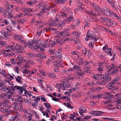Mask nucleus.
Segmentation results:
<instances>
[{"label":"nucleus","instance_id":"603ef678","mask_svg":"<svg viewBox=\"0 0 121 121\" xmlns=\"http://www.w3.org/2000/svg\"><path fill=\"white\" fill-rule=\"evenodd\" d=\"M49 40L50 41L49 42V45H50V46L52 45V47H53L55 45V42H54L50 40Z\"/></svg>","mask_w":121,"mask_h":121},{"label":"nucleus","instance_id":"c03bdc74","mask_svg":"<svg viewBox=\"0 0 121 121\" xmlns=\"http://www.w3.org/2000/svg\"><path fill=\"white\" fill-rule=\"evenodd\" d=\"M7 30V31L9 32L13 30L12 27L10 26H8L6 28Z\"/></svg>","mask_w":121,"mask_h":121},{"label":"nucleus","instance_id":"7ed1b4c3","mask_svg":"<svg viewBox=\"0 0 121 121\" xmlns=\"http://www.w3.org/2000/svg\"><path fill=\"white\" fill-rule=\"evenodd\" d=\"M76 76H72L70 77H65L63 79L62 82L63 83H64L65 86L66 87V90L70 86V84L69 83H66L67 82H69L70 80H74L76 79Z\"/></svg>","mask_w":121,"mask_h":121},{"label":"nucleus","instance_id":"ddd939ff","mask_svg":"<svg viewBox=\"0 0 121 121\" xmlns=\"http://www.w3.org/2000/svg\"><path fill=\"white\" fill-rule=\"evenodd\" d=\"M12 87L13 86H11V88H10L8 86H7L5 85L4 86V88L3 91L4 93H7L8 92H9V91H11V90H12Z\"/></svg>","mask_w":121,"mask_h":121},{"label":"nucleus","instance_id":"dca6fc26","mask_svg":"<svg viewBox=\"0 0 121 121\" xmlns=\"http://www.w3.org/2000/svg\"><path fill=\"white\" fill-rule=\"evenodd\" d=\"M66 1V0H56L55 1L52 2H51V3H52L54 4H57V3L64 4Z\"/></svg>","mask_w":121,"mask_h":121},{"label":"nucleus","instance_id":"5701e85b","mask_svg":"<svg viewBox=\"0 0 121 121\" xmlns=\"http://www.w3.org/2000/svg\"><path fill=\"white\" fill-rule=\"evenodd\" d=\"M8 110V108L5 106L0 108V111L2 112H6Z\"/></svg>","mask_w":121,"mask_h":121},{"label":"nucleus","instance_id":"8fccbe9b","mask_svg":"<svg viewBox=\"0 0 121 121\" xmlns=\"http://www.w3.org/2000/svg\"><path fill=\"white\" fill-rule=\"evenodd\" d=\"M13 105L14 107L13 108L14 109L16 110L19 109L18 105L16 103H14Z\"/></svg>","mask_w":121,"mask_h":121},{"label":"nucleus","instance_id":"bf43d9fd","mask_svg":"<svg viewBox=\"0 0 121 121\" xmlns=\"http://www.w3.org/2000/svg\"><path fill=\"white\" fill-rule=\"evenodd\" d=\"M44 104L45 106L46 107V108L48 109H49L51 107L50 104L48 103L47 104L46 103H45Z\"/></svg>","mask_w":121,"mask_h":121},{"label":"nucleus","instance_id":"79ce46f5","mask_svg":"<svg viewBox=\"0 0 121 121\" xmlns=\"http://www.w3.org/2000/svg\"><path fill=\"white\" fill-rule=\"evenodd\" d=\"M10 99H7L4 100L3 101L4 102V103L5 105H8V104L9 103V102L11 101Z\"/></svg>","mask_w":121,"mask_h":121},{"label":"nucleus","instance_id":"3c124183","mask_svg":"<svg viewBox=\"0 0 121 121\" xmlns=\"http://www.w3.org/2000/svg\"><path fill=\"white\" fill-rule=\"evenodd\" d=\"M32 92L30 91H25V94H27L30 96L32 95Z\"/></svg>","mask_w":121,"mask_h":121},{"label":"nucleus","instance_id":"69168bd1","mask_svg":"<svg viewBox=\"0 0 121 121\" xmlns=\"http://www.w3.org/2000/svg\"><path fill=\"white\" fill-rule=\"evenodd\" d=\"M87 72L86 71H82L80 70V72L79 73V74L80 75H83L85 74Z\"/></svg>","mask_w":121,"mask_h":121},{"label":"nucleus","instance_id":"338daca9","mask_svg":"<svg viewBox=\"0 0 121 121\" xmlns=\"http://www.w3.org/2000/svg\"><path fill=\"white\" fill-rule=\"evenodd\" d=\"M2 22L4 24L7 25L9 23V21L7 20H2Z\"/></svg>","mask_w":121,"mask_h":121},{"label":"nucleus","instance_id":"774afa93","mask_svg":"<svg viewBox=\"0 0 121 121\" xmlns=\"http://www.w3.org/2000/svg\"><path fill=\"white\" fill-rule=\"evenodd\" d=\"M7 43L6 42L3 41H0V45L3 46H4Z\"/></svg>","mask_w":121,"mask_h":121},{"label":"nucleus","instance_id":"bb28decb","mask_svg":"<svg viewBox=\"0 0 121 121\" xmlns=\"http://www.w3.org/2000/svg\"><path fill=\"white\" fill-rule=\"evenodd\" d=\"M36 56L39 58L42 59H45L46 58L45 55L43 54L39 53L35 54Z\"/></svg>","mask_w":121,"mask_h":121},{"label":"nucleus","instance_id":"f3484780","mask_svg":"<svg viewBox=\"0 0 121 121\" xmlns=\"http://www.w3.org/2000/svg\"><path fill=\"white\" fill-rule=\"evenodd\" d=\"M53 62L54 63H56V64H54V65L55 67L56 68H58L60 67L61 66V61H54Z\"/></svg>","mask_w":121,"mask_h":121},{"label":"nucleus","instance_id":"9d476101","mask_svg":"<svg viewBox=\"0 0 121 121\" xmlns=\"http://www.w3.org/2000/svg\"><path fill=\"white\" fill-rule=\"evenodd\" d=\"M85 12L87 14L95 17H97V15L99 14L97 12H96L94 11H92L91 10H90L89 11H86Z\"/></svg>","mask_w":121,"mask_h":121},{"label":"nucleus","instance_id":"7c9ffc66","mask_svg":"<svg viewBox=\"0 0 121 121\" xmlns=\"http://www.w3.org/2000/svg\"><path fill=\"white\" fill-rule=\"evenodd\" d=\"M104 8H106V9H108L107 8L104 7L101 10V11H100V13H102V14L104 15H107V11L106 10L104 9Z\"/></svg>","mask_w":121,"mask_h":121},{"label":"nucleus","instance_id":"aec40b11","mask_svg":"<svg viewBox=\"0 0 121 121\" xmlns=\"http://www.w3.org/2000/svg\"><path fill=\"white\" fill-rule=\"evenodd\" d=\"M94 112H93L92 114V116H100L102 114V112L100 111H98L96 112V111H94Z\"/></svg>","mask_w":121,"mask_h":121},{"label":"nucleus","instance_id":"a878e982","mask_svg":"<svg viewBox=\"0 0 121 121\" xmlns=\"http://www.w3.org/2000/svg\"><path fill=\"white\" fill-rule=\"evenodd\" d=\"M111 51V48H109L107 50H106L104 52L106 53L107 55L111 56L112 55Z\"/></svg>","mask_w":121,"mask_h":121},{"label":"nucleus","instance_id":"de8ad7c7","mask_svg":"<svg viewBox=\"0 0 121 121\" xmlns=\"http://www.w3.org/2000/svg\"><path fill=\"white\" fill-rule=\"evenodd\" d=\"M42 33V30L39 29L37 30L36 34V36L38 37H39L40 35Z\"/></svg>","mask_w":121,"mask_h":121},{"label":"nucleus","instance_id":"20e7f679","mask_svg":"<svg viewBox=\"0 0 121 121\" xmlns=\"http://www.w3.org/2000/svg\"><path fill=\"white\" fill-rule=\"evenodd\" d=\"M28 116L27 120L29 121H30L32 120V117L35 114L36 117L39 118V117L38 116V114L35 111H34L31 109H28Z\"/></svg>","mask_w":121,"mask_h":121},{"label":"nucleus","instance_id":"cd10ccee","mask_svg":"<svg viewBox=\"0 0 121 121\" xmlns=\"http://www.w3.org/2000/svg\"><path fill=\"white\" fill-rule=\"evenodd\" d=\"M50 41L49 40H46L43 43V46L45 48H46L48 47H50V45H49V42Z\"/></svg>","mask_w":121,"mask_h":121},{"label":"nucleus","instance_id":"ea45409f","mask_svg":"<svg viewBox=\"0 0 121 121\" xmlns=\"http://www.w3.org/2000/svg\"><path fill=\"white\" fill-rule=\"evenodd\" d=\"M21 117V116L19 114V113L18 112L13 117L14 118V119H16L17 118H18L17 119V120L19 119V118H18V117Z\"/></svg>","mask_w":121,"mask_h":121},{"label":"nucleus","instance_id":"37998d69","mask_svg":"<svg viewBox=\"0 0 121 121\" xmlns=\"http://www.w3.org/2000/svg\"><path fill=\"white\" fill-rule=\"evenodd\" d=\"M27 55L28 56H29V57L30 58H33L34 56H36V55L35 56V55L33 53L30 52H29L27 53Z\"/></svg>","mask_w":121,"mask_h":121},{"label":"nucleus","instance_id":"72a5a7b5","mask_svg":"<svg viewBox=\"0 0 121 121\" xmlns=\"http://www.w3.org/2000/svg\"><path fill=\"white\" fill-rule=\"evenodd\" d=\"M26 21V19L25 18H23L17 21L18 23L21 24H23Z\"/></svg>","mask_w":121,"mask_h":121},{"label":"nucleus","instance_id":"4be33fe9","mask_svg":"<svg viewBox=\"0 0 121 121\" xmlns=\"http://www.w3.org/2000/svg\"><path fill=\"white\" fill-rule=\"evenodd\" d=\"M22 10L24 12L23 15L25 16L27 14H28L29 12L28 8H23L22 9Z\"/></svg>","mask_w":121,"mask_h":121},{"label":"nucleus","instance_id":"a18cd8bd","mask_svg":"<svg viewBox=\"0 0 121 121\" xmlns=\"http://www.w3.org/2000/svg\"><path fill=\"white\" fill-rule=\"evenodd\" d=\"M64 104L66 106H67L68 107H70L72 108H73L72 106H71V104L69 103H68V102L67 103H64Z\"/></svg>","mask_w":121,"mask_h":121},{"label":"nucleus","instance_id":"f8f14e48","mask_svg":"<svg viewBox=\"0 0 121 121\" xmlns=\"http://www.w3.org/2000/svg\"><path fill=\"white\" fill-rule=\"evenodd\" d=\"M104 8V9L105 10H106L107 11V16L110 17H112L113 16H114V14H116V13L111 11L108 9H106V8Z\"/></svg>","mask_w":121,"mask_h":121},{"label":"nucleus","instance_id":"0eeeda50","mask_svg":"<svg viewBox=\"0 0 121 121\" xmlns=\"http://www.w3.org/2000/svg\"><path fill=\"white\" fill-rule=\"evenodd\" d=\"M15 48L16 49L17 52L21 53L23 50L24 48L22 46L19 44H17L15 46Z\"/></svg>","mask_w":121,"mask_h":121},{"label":"nucleus","instance_id":"052dcab7","mask_svg":"<svg viewBox=\"0 0 121 121\" xmlns=\"http://www.w3.org/2000/svg\"><path fill=\"white\" fill-rule=\"evenodd\" d=\"M14 111L13 110L12 111V110H11V111H10V110H9H9H8V111H7L6 112V113L5 114V116H8L9 114L11 112H13Z\"/></svg>","mask_w":121,"mask_h":121},{"label":"nucleus","instance_id":"0e129e2a","mask_svg":"<svg viewBox=\"0 0 121 121\" xmlns=\"http://www.w3.org/2000/svg\"><path fill=\"white\" fill-rule=\"evenodd\" d=\"M40 98L41 101H43L44 102L46 101V100L45 99V97L44 95H41Z\"/></svg>","mask_w":121,"mask_h":121},{"label":"nucleus","instance_id":"c9c22d12","mask_svg":"<svg viewBox=\"0 0 121 121\" xmlns=\"http://www.w3.org/2000/svg\"><path fill=\"white\" fill-rule=\"evenodd\" d=\"M36 2H37L36 0H32L28 2L27 3V4L28 5L31 6L34 4L36 3Z\"/></svg>","mask_w":121,"mask_h":121},{"label":"nucleus","instance_id":"864d4df0","mask_svg":"<svg viewBox=\"0 0 121 121\" xmlns=\"http://www.w3.org/2000/svg\"><path fill=\"white\" fill-rule=\"evenodd\" d=\"M0 73L4 75V76L6 78L7 77V75H5L6 74L5 71L4 70H1L0 71Z\"/></svg>","mask_w":121,"mask_h":121},{"label":"nucleus","instance_id":"a19ab883","mask_svg":"<svg viewBox=\"0 0 121 121\" xmlns=\"http://www.w3.org/2000/svg\"><path fill=\"white\" fill-rule=\"evenodd\" d=\"M15 78L16 81L18 82H22L21 77L19 76H17V77H15Z\"/></svg>","mask_w":121,"mask_h":121},{"label":"nucleus","instance_id":"6e6552de","mask_svg":"<svg viewBox=\"0 0 121 121\" xmlns=\"http://www.w3.org/2000/svg\"><path fill=\"white\" fill-rule=\"evenodd\" d=\"M6 11L8 15L9 16V18H12L13 16V11L12 9H10V6L9 5H8L6 7Z\"/></svg>","mask_w":121,"mask_h":121},{"label":"nucleus","instance_id":"473e14b6","mask_svg":"<svg viewBox=\"0 0 121 121\" xmlns=\"http://www.w3.org/2000/svg\"><path fill=\"white\" fill-rule=\"evenodd\" d=\"M14 37L16 40H17L19 41L21 39H22L23 38L22 36L19 35H15L14 36Z\"/></svg>","mask_w":121,"mask_h":121},{"label":"nucleus","instance_id":"49530a36","mask_svg":"<svg viewBox=\"0 0 121 121\" xmlns=\"http://www.w3.org/2000/svg\"><path fill=\"white\" fill-rule=\"evenodd\" d=\"M118 69L116 68L114 69L113 71L111 72V73L112 74H115L118 72Z\"/></svg>","mask_w":121,"mask_h":121},{"label":"nucleus","instance_id":"6ab92c4d","mask_svg":"<svg viewBox=\"0 0 121 121\" xmlns=\"http://www.w3.org/2000/svg\"><path fill=\"white\" fill-rule=\"evenodd\" d=\"M15 100L16 101L20 102V103L23 102L24 101L23 98L22 96H19L17 97L15 99Z\"/></svg>","mask_w":121,"mask_h":121},{"label":"nucleus","instance_id":"4c0bfd02","mask_svg":"<svg viewBox=\"0 0 121 121\" xmlns=\"http://www.w3.org/2000/svg\"><path fill=\"white\" fill-rule=\"evenodd\" d=\"M95 10L98 12H99L100 13V11H101V8L99 6L96 5L95 6Z\"/></svg>","mask_w":121,"mask_h":121},{"label":"nucleus","instance_id":"4468645a","mask_svg":"<svg viewBox=\"0 0 121 121\" xmlns=\"http://www.w3.org/2000/svg\"><path fill=\"white\" fill-rule=\"evenodd\" d=\"M102 79L107 82L110 81L111 79L110 77L108 74H106L104 75L103 74V76L102 78Z\"/></svg>","mask_w":121,"mask_h":121},{"label":"nucleus","instance_id":"2f4dec72","mask_svg":"<svg viewBox=\"0 0 121 121\" xmlns=\"http://www.w3.org/2000/svg\"><path fill=\"white\" fill-rule=\"evenodd\" d=\"M72 70V69L69 68L67 69L63 70L62 72L64 73L67 74L70 72Z\"/></svg>","mask_w":121,"mask_h":121},{"label":"nucleus","instance_id":"39448f33","mask_svg":"<svg viewBox=\"0 0 121 121\" xmlns=\"http://www.w3.org/2000/svg\"><path fill=\"white\" fill-rule=\"evenodd\" d=\"M12 89L14 91H17L19 93L22 94V93L23 90H25L26 87L25 86H15L14 87H12Z\"/></svg>","mask_w":121,"mask_h":121},{"label":"nucleus","instance_id":"f03ea898","mask_svg":"<svg viewBox=\"0 0 121 121\" xmlns=\"http://www.w3.org/2000/svg\"><path fill=\"white\" fill-rule=\"evenodd\" d=\"M73 13L72 12H69L67 13L60 12L59 14V16L60 18L64 17H68L67 19L64 21V22L66 24H68L73 21L74 17L73 16Z\"/></svg>","mask_w":121,"mask_h":121},{"label":"nucleus","instance_id":"b1692460","mask_svg":"<svg viewBox=\"0 0 121 121\" xmlns=\"http://www.w3.org/2000/svg\"><path fill=\"white\" fill-rule=\"evenodd\" d=\"M98 69L99 71H102L103 70V66L102 63H99L98 64Z\"/></svg>","mask_w":121,"mask_h":121},{"label":"nucleus","instance_id":"13d9d810","mask_svg":"<svg viewBox=\"0 0 121 121\" xmlns=\"http://www.w3.org/2000/svg\"><path fill=\"white\" fill-rule=\"evenodd\" d=\"M85 25L86 26H88L90 25V23L89 21L87 20L86 19H85Z\"/></svg>","mask_w":121,"mask_h":121},{"label":"nucleus","instance_id":"58836bf2","mask_svg":"<svg viewBox=\"0 0 121 121\" xmlns=\"http://www.w3.org/2000/svg\"><path fill=\"white\" fill-rule=\"evenodd\" d=\"M48 75L50 77L55 78H56V75L53 73H48Z\"/></svg>","mask_w":121,"mask_h":121},{"label":"nucleus","instance_id":"f704fd0d","mask_svg":"<svg viewBox=\"0 0 121 121\" xmlns=\"http://www.w3.org/2000/svg\"><path fill=\"white\" fill-rule=\"evenodd\" d=\"M55 55L56 57H57V58H61L62 57V54L60 52H56Z\"/></svg>","mask_w":121,"mask_h":121},{"label":"nucleus","instance_id":"c756f323","mask_svg":"<svg viewBox=\"0 0 121 121\" xmlns=\"http://www.w3.org/2000/svg\"><path fill=\"white\" fill-rule=\"evenodd\" d=\"M111 94V93H110V92H106L105 93V95L108 96V98L110 99H112L113 98V94Z\"/></svg>","mask_w":121,"mask_h":121},{"label":"nucleus","instance_id":"c85d7f7f","mask_svg":"<svg viewBox=\"0 0 121 121\" xmlns=\"http://www.w3.org/2000/svg\"><path fill=\"white\" fill-rule=\"evenodd\" d=\"M116 83L115 81L113 80L110 83L108 84V86L109 87L114 88Z\"/></svg>","mask_w":121,"mask_h":121},{"label":"nucleus","instance_id":"4d7b16f0","mask_svg":"<svg viewBox=\"0 0 121 121\" xmlns=\"http://www.w3.org/2000/svg\"><path fill=\"white\" fill-rule=\"evenodd\" d=\"M115 66L114 64H112L111 66H109L108 67V68L110 71L112 69H113L114 68Z\"/></svg>","mask_w":121,"mask_h":121},{"label":"nucleus","instance_id":"9b49d317","mask_svg":"<svg viewBox=\"0 0 121 121\" xmlns=\"http://www.w3.org/2000/svg\"><path fill=\"white\" fill-rule=\"evenodd\" d=\"M14 92L13 90H11V91H9V92H8L5 95V97H7L8 99H10L11 100V98Z\"/></svg>","mask_w":121,"mask_h":121},{"label":"nucleus","instance_id":"2eb2a0df","mask_svg":"<svg viewBox=\"0 0 121 121\" xmlns=\"http://www.w3.org/2000/svg\"><path fill=\"white\" fill-rule=\"evenodd\" d=\"M103 76V74H97L94 75L93 76V78L96 80H98L100 79H102V78Z\"/></svg>","mask_w":121,"mask_h":121},{"label":"nucleus","instance_id":"e433bc0d","mask_svg":"<svg viewBox=\"0 0 121 121\" xmlns=\"http://www.w3.org/2000/svg\"><path fill=\"white\" fill-rule=\"evenodd\" d=\"M80 110L82 113H83L86 111V109L85 107H81L80 108Z\"/></svg>","mask_w":121,"mask_h":121},{"label":"nucleus","instance_id":"1a4fd4ad","mask_svg":"<svg viewBox=\"0 0 121 121\" xmlns=\"http://www.w3.org/2000/svg\"><path fill=\"white\" fill-rule=\"evenodd\" d=\"M58 19H56L55 21V22L52 20H49V26L50 27L57 26L58 25L57 23H56L58 21Z\"/></svg>","mask_w":121,"mask_h":121},{"label":"nucleus","instance_id":"6e6d98bb","mask_svg":"<svg viewBox=\"0 0 121 121\" xmlns=\"http://www.w3.org/2000/svg\"><path fill=\"white\" fill-rule=\"evenodd\" d=\"M106 82L104 81H99L98 82V84L100 85H103L106 83Z\"/></svg>","mask_w":121,"mask_h":121},{"label":"nucleus","instance_id":"09e8293b","mask_svg":"<svg viewBox=\"0 0 121 121\" xmlns=\"http://www.w3.org/2000/svg\"><path fill=\"white\" fill-rule=\"evenodd\" d=\"M120 78H121V76H120L119 77L116 76L115 78V79L113 80L115 81L116 83L118 84V82H117V81Z\"/></svg>","mask_w":121,"mask_h":121},{"label":"nucleus","instance_id":"5fc2aeb1","mask_svg":"<svg viewBox=\"0 0 121 121\" xmlns=\"http://www.w3.org/2000/svg\"><path fill=\"white\" fill-rule=\"evenodd\" d=\"M29 70L26 69H24L22 70V72L24 74H26L28 73Z\"/></svg>","mask_w":121,"mask_h":121},{"label":"nucleus","instance_id":"423d86ee","mask_svg":"<svg viewBox=\"0 0 121 121\" xmlns=\"http://www.w3.org/2000/svg\"><path fill=\"white\" fill-rule=\"evenodd\" d=\"M59 33L60 35V38L64 41H66L69 39L67 37L69 35L67 32L65 31H62L61 32H59Z\"/></svg>","mask_w":121,"mask_h":121},{"label":"nucleus","instance_id":"e2e57ef3","mask_svg":"<svg viewBox=\"0 0 121 121\" xmlns=\"http://www.w3.org/2000/svg\"><path fill=\"white\" fill-rule=\"evenodd\" d=\"M55 50L54 49H51L49 50V52L51 54H55L56 53L55 52Z\"/></svg>","mask_w":121,"mask_h":121},{"label":"nucleus","instance_id":"a211bd4d","mask_svg":"<svg viewBox=\"0 0 121 121\" xmlns=\"http://www.w3.org/2000/svg\"><path fill=\"white\" fill-rule=\"evenodd\" d=\"M56 87L58 89L59 88H61L63 90H66V87L64 86L63 84H62L58 83L57 84H56Z\"/></svg>","mask_w":121,"mask_h":121},{"label":"nucleus","instance_id":"393cba45","mask_svg":"<svg viewBox=\"0 0 121 121\" xmlns=\"http://www.w3.org/2000/svg\"><path fill=\"white\" fill-rule=\"evenodd\" d=\"M94 35H95L93 34L92 33H91L90 31H89L87 33L86 37L92 38L94 36Z\"/></svg>","mask_w":121,"mask_h":121},{"label":"nucleus","instance_id":"680f3d73","mask_svg":"<svg viewBox=\"0 0 121 121\" xmlns=\"http://www.w3.org/2000/svg\"><path fill=\"white\" fill-rule=\"evenodd\" d=\"M39 24V25H40V27H42L43 26V22H42V21L40 20H37Z\"/></svg>","mask_w":121,"mask_h":121},{"label":"nucleus","instance_id":"412c9836","mask_svg":"<svg viewBox=\"0 0 121 121\" xmlns=\"http://www.w3.org/2000/svg\"><path fill=\"white\" fill-rule=\"evenodd\" d=\"M111 21L109 19H107L105 22L106 23L105 25L108 27H109L111 26L112 23Z\"/></svg>","mask_w":121,"mask_h":121},{"label":"nucleus","instance_id":"f257e3e1","mask_svg":"<svg viewBox=\"0 0 121 121\" xmlns=\"http://www.w3.org/2000/svg\"><path fill=\"white\" fill-rule=\"evenodd\" d=\"M41 44L39 41L37 40H32L31 42L29 41L26 44L32 49H39L41 50L44 51V48L41 47Z\"/></svg>","mask_w":121,"mask_h":121}]
</instances>
